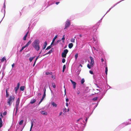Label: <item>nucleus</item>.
I'll list each match as a JSON object with an SVG mask.
<instances>
[{
    "instance_id": "864d4df0",
    "label": "nucleus",
    "mask_w": 131,
    "mask_h": 131,
    "mask_svg": "<svg viewBox=\"0 0 131 131\" xmlns=\"http://www.w3.org/2000/svg\"><path fill=\"white\" fill-rule=\"evenodd\" d=\"M61 41V40L60 39L59 40H58L57 41V42L58 43L59 42H60Z\"/></svg>"
},
{
    "instance_id": "f257e3e1",
    "label": "nucleus",
    "mask_w": 131,
    "mask_h": 131,
    "mask_svg": "<svg viewBox=\"0 0 131 131\" xmlns=\"http://www.w3.org/2000/svg\"><path fill=\"white\" fill-rule=\"evenodd\" d=\"M39 41L38 39H36L32 43V46L35 48L36 50L38 51L40 49L39 46Z\"/></svg>"
},
{
    "instance_id": "2eb2a0df",
    "label": "nucleus",
    "mask_w": 131,
    "mask_h": 131,
    "mask_svg": "<svg viewBox=\"0 0 131 131\" xmlns=\"http://www.w3.org/2000/svg\"><path fill=\"white\" fill-rule=\"evenodd\" d=\"M28 31L25 35V36L23 38V40H26V38L28 34Z\"/></svg>"
},
{
    "instance_id": "5701e85b",
    "label": "nucleus",
    "mask_w": 131,
    "mask_h": 131,
    "mask_svg": "<svg viewBox=\"0 0 131 131\" xmlns=\"http://www.w3.org/2000/svg\"><path fill=\"white\" fill-rule=\"evenodd\" d=\"M66 68V66L65 65H63V70H62V72H64V71Z\"/></svg>"
},
{
    "instance_id": "de8ad7c7",
    "label": "nucleus",
    "mask_w": 131,
    "mask_h": 131,
    "mask_svg": "<svg viewBox=\"0 0 131 131\" xmlns=\"http://www.w3.org/2000/svg\"><path fill=\"white\" fill-rule=\"evenodd\" d=\"M82 119V118H79V119H78L77 120V122H78L80 119Z\"/></svg>"
},
{
    "instance_id": "69168bd1",
    "label": "nucleus",
    "mask_w": 131,
    "mask_h": 131,
    "mask_svg": "<svg viewBox=\"0 0 131 131\" xmlns=\"http://www.w3.org/2000/svg\"><path fill=\"white\" fill-rule=\"evenodd\" d=\"M66 109L65 108L64 109V110H63L64 112H66V111L65 110Z\"/></svg>"
},
{
    "instance_id": "aec40b11",
    "label": "nucleus",
    "mask_w": 131,
    "mask_h": 131,
    "mask_svg": "<svg viewBox=\"0 0 131 131\" xmlns=\"http://www.w3.org/2000/svg\"><path fill=\"white\" fill-rule=\"evenodd\" d=\"M46 89L45 87V86L44 87V94L43 95V97H45L46 96Z\"/></svg>"
},
{
    "instance_id": "c85d7f7f",
    "label": "nucleus",
    "mask_w": 131,
    "mask_h": 131,
    "mask_svg": "<svg viewBox=\"0 0 131 131\" xmlns=\"http://www.w3.org/2000/svg\"><path fill=\"white\" fill-rule=\"evenodd\" d=\"M78 53H76V54H75V59L76 60H77V59L78 57Z\"/></svg>"
},
{
    "instance_id": "20e7f679",
    "label": "nucleus",
    "mask_w": 131,
    "mask_h": 131,
    "mask_svg": "<svg viewBox=\"0 0 131 131\" xmlns=\"http://www.w3.org/2000/svg\"><path fill=\"white\" fill-rule=\"evenodd\" d=\"M68 51L67 49H66L64 50L63 52L62 53V56L63 58H66V55L68 53Z\"/></svg>"
},
{
    "instance_id": "5fc2aeb1",
    "label": "nucleus",
    "mask_w": 131,
    "mask_h": 131,
    "mask_svg": "<svg viewBox=\"0 0 131 131\" xmlns=\"http://www.w3.org/2000/svg\"><path fill=\"white\" fill-rule=\"evenodd\" d=\"M54 41L52 40V42L51 43V46L54 43Z\"/></svg>"
},
{
    "instance_id": "dca6fc26",
    "label": "nucleus",
    "mask_w": 131,
    "mask_h": 131,
    "mask_svg": "<svg viewBox=\"0 0 131 131\" xmlns=\"http://www.w3.org/2000/svg\"><path fill=\"white\" fill-rule=\"evenodd\" d=\"M2 123L1 118H0V128H1L2 126Z\"/></svg>"
},
{
    "instance_id": "473e14b6",
    "label": "nucleus",
    "mask_w": 131,
    "mask_h": 131,
    "mask_svg": "<svg viewBox=\"0 0 131 131\" xmlns=\"http://www.w3.org/2000/svg\"><path fill=\"white\" fill-rule=\"evenodd\" d=\"M51 45H50V46H48L46 48V50L49 49H50L51 48Z\"/></svg>"
},
{
    "instance_id": "37998d69",
    "label": "nucleus",
    "mask_w": 131,
    "mask_h": 131,
    "mask_svg": "<svg viewBox=\"0 0 131 131\" xmlns=\"http://www.w3.org/2000/svg\"><path fill=\"white\" fill-rule=\"evenodd\" d=\"M9 96V94L8 93L6 94V97H8Z\"/></svg>"
},
{
    "instance_id": "4468645a",
    "label": "nucleus",
    "mask_w": 131,
    "mask_h": 131,
    "mask_svg": "<svg viewBox=\"0 0 131 131\" xmlns=\"http://www.w3.org/2000/svg\"><path fill=\"white\" fill-rule=\"evenodd\" d=\"M31 41L30 40L28 42V43L25 46L26 47H27L29 45V44L31 43Z\"/></svg>"
},
{
    "instance_id": "603ef678",
    "label": "nucleus",
    "mask_w": 131,
    "mask_h": 131,
    "mask_svg": "<svg viewBox=\"0 0 131 131\" xmlns=\"http://www.w3.org/2000/svg\"><path fill=\"white\" fill-rule=\"evenodd\" d=\"M59 3H60L59 2H56V5H58Z\"/></svg>"
},
{
    "instance_id": "a878e982",
    "label": "nucleus",
    "mask_w": 131,
    "mask_h": 131,
    "mask_svg": "<svg viewBox=\"0 0 131 131\" xmlns=\"http://www.w3.org/2000/svg\"><path fill=\"white\" fill-rule=\"evenodd\" d=\"M52 72H46V75L51 74L52 75Z\"/></svg>"
},
{
    "instance_id": "13d9d810",
    "label": "nucleus",
    "mask_w": 131,
    "mask_h": 131,
    "mask_svg": "<svg viewBox=\"0 0 131 131\" xmlns=\"http://www.w3.org/2000/svg\"><path fill=\"white\" fill-rule=\"evenodd\" d=\"M104 61V60L103 58H102L101 59V61L102 62H103Z\"/></svg>"
},
{
    "instance_id": "a18cd8bd",
    "label": "nucleus",
    "mask_w": 131,
    "mask_h": 131,
    "mask_svg": "<svg viewBox=\"0 0 131 131\" xmlns=\"http://www.w3.org/2000/svg\"><path fill=\"white\" fill-rule=\"evenodd\" d=\"M51 78H52L53 79H55V77L53 75H52L51 76Z\"/></svg>"
},
{
    "instance_id": "0eeeda50",
    "label": "nucleus",
    "mask_w": 131,
    "mask_h": 131,
    "mask_svg": "<svg viewBox=\"0 0 131 131\" xmlns=\"http://www.w3.org/2000/svg\"><path fill=\"white\" fill-rule=\"evenodd\" d=\"M20 85V84L19 83V82L18 83H17V86L15 87V93H16L17 92V91L18 90V89H19V88Z\"/></svg>"
},
{
    "instance_id": "423d86ee",
    "label": "nucleus",
    "mask_w": 131,
    "mask_h": 131,
    "mask_svg": "<svg viewBox=\"0 0 131 131\" xmlns=\"http://www.w3.org/2000/svg\"><path fill=\"white\" fill-rule=\"evenodd\" d=\"M90 58L91 60L90 62L91 66V67H93V64L94 63V60L93 59L91 56L90 57Z\"/></svg>"
},
{
    "instance_id": "6e6552de",
    "label": "nucleus",
    "mask_w": 131,
    "mask_h": 131,
    "mask_svg": "<svg viewBox=\"0 0 131 131\" xmlns=\"http://www.w3.org/2000/svg\"><path fill=\"white\" fill-rule=\"evenodd\" d=\"M20 99L19 98H18L16 102V107H18L19 106V103L20 102Z\"/></svg>"
},
{
    "instance_id": "8fccbe9b",
    "label": "nucleus",
    "mask_w": 131,
    "mask_h": 131,
    "mask_svg": "<svg viewBox=\"0 0 131 131\" xmlns=\"http://www.w3.org/2000/svg\"><path fill=\"white\" fill-rule=\"evenodd\" d=\"M66 101L67 102H68L69 101V99L68 98H67L66 99Z\"/></svg>"
},
{
    "instance_id": "f704fd0d",
    "label": "nucleus",
    "mask_w": 131,
    "mask_h": 131,
    "mask_svg": "<svg viewBox=\"0 0 131 131\" xmlns=\"http://www.w3.org/2000/svg\"><path fill=\"white\" fill-rule=\"evenodd\" d=\"M97 97H95L93 99V100L94 101H96L97 100Z\"/></svg>"
},
{
    "instance_id": "09e8293b",
    "label": "nucleus",
    "mask_w": 131,
    "mask_h": 131,
    "mask_svg": "<svg viewBox=\"0 0 131 131\" xmlns=\"http://www.w3.org/2000/svg\"><path fill=\"white\" fill-rule=\"evenodd\" d=\"M15 65V64L14 63H13L12 65V67L13 68Z\"/></svg>"
},
{
    "instance_id": "e433bc0d",
    "label": "nucleus",
    "mask_w": 131,
    "mask_h": 131,
    "mask_svg": "<svg viewBox=\"0 0 131 131\" xmlns=\"http://www.w3.org/2000/svg\"><path fill=\"white\" fill-rule=\"evenodd\" d=\"M7 114V112L6 111H5V112H4L3 113V115H6Z\"/></svg>"
},
{
    "instance_id": "052dcab7",
    "label": "nucleus",
    "mask_w": 131,
    "mask_h": 131,
    "mask_svg": "<svg viewBox=\"0 0 131 131\" xmlns=\"http://www.w3.org/2000/svg\"><path fill=\"white\" fill-rule=\"evenodd\" d=\"M80 93V91H78L77 93V94H79Z\"/></svg>"
},
{
    "instance_id": "c03bdc74",
    "label": "nucleus",
    "mask_w": 131,
    "mask_h": 131,
    "mask_svg": "<svg viewBox=\"0 0 131 131\" xmlns=\"http://www.w3.org/2000/svg\"><path fill=\"white\" fill-rule=\"evenodd\" d=\"M65 38H62L61 39L63 40V42H64V40H65Z\"/></svg>"
},
{
    "instance_id": "6ab92c4d",
    "label": "nucleus",
    "mask_w": 131,
    "mask_h": 131,
    "mask_svg": "<svg viewBox=\"0 0 131 131\" xmlns=\"http://www.w3.org/2000/svg\"><path fill=\"white\" fill-rule=\"evenodd\" d=\"M47 44V42L46 41H45L44 42V47L42 49L43 50L45 49L46 48Z\"/></svg>"
},
{
    "instance_id": "b1692460",
    "label": "nucleus",
    "mask_w": 131,
    "mask_h": 131,
    "mask_svg": "<svg viewBox=\"0 0 131 131\" xmlns=\"http://www.w3.org/2000/svg\"><path fill=\"white\" fill-rule=\"evenodd\" d=\"M33 126V122H31V127H30V131H31V129H32V128Z\"/></svg>"
},
{
    "instance_id": "2f4dec72",
    "label": "nucleus",
    "mask_w": 131,
    "mask_h": 131,
    "mask_svg": "<svg viewBox=\"0 0 131 131\" xmlns=\"http://www.w3.org/2000/svg\"><path fill=\"white\" fill-rule=\"evenodd\" d=\"M71 41L72 42H74L75 39L74 38H72L71 40Z\"/></svg>"
},
{
    "instance_id": "393cba45",
    "label": "nucleus",
    "mask_w": 131,
    "mask_h": 131,
    "mask_svg": "<svg viewBox=\"0 0 131 131\" xmlns=\"http://www.w3.org/2000/svg\"><path fill=\"white\" fill-rule=\"evenodd\" d=\"M24 122V120H21L19 122V125H21Z\"/></svg>"
},
{
    "instance_id": "c9c22d12",
    "label": "nucleus",
    "mask_w": 131,
    "mask_h": 131,
    "mask_svg": "<svg viewBox=\"0 0 131 131\" xmlns=\"http://www.w3.org/2000/svg\"><path fill=\"white\" fill-rule=\"evenodd\" d=\"M87 67H88V68H89V69H91V66H90V65L89 64H88L87 65Z\"/></svg>"
},
{
    "instance_id": "bb28decb",
    "label": "nucleus",
    "mask_w": 131,
    "mask_h": 131,
    "mask_svg": "<svg viewBox=\"0 0 131 131\" xmlns=\"http://www.w3.org/2000/svg\"><path fill=\"white\" fill-rule=\"evenodd\" d=\"M84 79H82L81 81V83L82 84H83L84 82Z\"/></svg>"
},
{
    "instance_id": "7c9ffc66",
    "label": "nucleus",
    "mask_w": 131,
    "mask_h": 131,
    "mask_svg": "<svg viewBox=\"0 0 131 131\" xmlns=\"http://www.w3.org/2000/svg\"><path fill=\"white\" fill-rule=\"evenodd\" d=\"M52 84L53 87L54 88H56V86L54 83H52Z\"/></svg>"
},
{
    "instance_id": "c756f323",
    "label": "nucleus",
    "mask_w": 131,
    "mask_h": 131,
    "mask_svg": "<svg viewBox=\"0 0 131 131\" xmlns=\"http://www.w3.org/2000/svg\"><path fill=\"white\" fill-rule=\"evenodd\" d=\"M26 47L24 46L20 50V51L21 52Z\"/></svg>"
},
{
    "instance_id": "f8f14e48",
    "label": "nucleus",
    "mask_w": 131,
    "mask_h": 131,
    "mask_svg": "<svg viewBox=\"0 0 131 131\" xmlns=\"http://www.w3.org/2000/svg\"><path fill=\"white\" fill-rule=\"evenodd\" d=\"M53 107H56L57 106V104L54 102H52L51 103Z\"/></svg>"
},
{
    "instance_id": "79ce46f5",
    "label": "nucleus",
    "mask_w": 131,
    "mask_h": 131,
    "mask_svg": "<svg viewBox=\"0 0 131 131\" xmlns=\"http://www.w3.org/2000/svg\"><path fill=\"white\" fill-rule=\"evenodd\" d=\"M16 107V113L18 111V107Z\"/></svg>"
},
{
    "instance_id": "338daca9",
    "label": "nucleus",
    "mask_w": 131,
    "mask_h": 131,
    "mask_svg": "<svg viewBox=\"0 0 131 131\" xmlns=\"http://www.w3.org/2000/svg\"><path fill=\"white\" fill-rule=\"evenodd\" d=\"M69 111V108H68V109H67V112H68Z\"/></svg>"
},
{
    "instance_id": "4be33fe9",
    "label": "nucleus",
    "mask_w": 131,
    "mask_h": 131,
    "mask_svg": "<svg viewBox=\"0 0 131 131\" xmlns=\"http://www.w3.org/2000/svg\"><path fill=\"white\" fill-rule=\"evenodd\" d=\"M107 71H108V69L107 67V66H106V68H105V73L106 75H107Z\"/></svg>"
},
{
    "instance_id": "9d476101",
    "label": "nucleus",
    "mask_w": 131,
    "mask_h": 131,
    "mask_svg": "<svg viewBox=\"0 0 131 131\" xmlns=\"http://www.w3.org/2000/svg\"><path fill=\"white\" fill-rule=\"evenodd\" d=\"M40 112L41 114L45 115H46L47 114V112L45 111H41Z\"/></svg>"
},
{
    "instance_id": "680f3d73",
    "label": "nucleus",
    "mask_w": 131,
    "mask_h": 131,
    "mask_svg": "<svg viewBox=\"0 0 131 131\" xmlns=\"http://www.w3.org/2000/svg\"><path fill=\"white\" fill-rule=\"evenodd\" d=\"M62 114V112H61L59 114V116H60L61 115V114Z\"/></svg>"
},
{
    "instance_id": "cd10ccee",
    "label": "nucleus",
    "mask_w": 131,
    "mask_h": 131,
    "mask_svg": "<svg viewBox=\"0 0 131 131\" xmlns=\"http://www.w3.org/2000/svg\"><path fill=\"white\" fill-rule=\"evenodd\" d=\"M34 57H30L29 58V60L30 62H31L33 59L34 58Z\"/></svg>"
},
{
    "instance_id": "ddd939ff",
    "label": "nucleus",
    "mask_w": 131,
    "mask_h": 131,
    "mask_svg": "<svg viewBox=\"0 0 131 131\" xmlns=\"http://www.w3.org/2000/svg\"><path fill=\"white\" fill-rule=\"evenodd\" d=\"M73 46V44L72 43H69L68 45V47L70 49Z\"/></svg>"
},
{
    "instance_id": "49530a36",
    "label": "nucleus",
    "mask_w": 131,
    "mask_h": 131,
    "mask_svg": "<svg viewBox=\"0 0 131 131\" xmlns=\"http://www.w3.org/2000/svg\"><path fill=\"white\" fill-rule=\"evenodd\" d=\"M0 116L1 117V118L3 117V115H2V113H1V114Z\"/></svg>"
},
{
    "instance_id": "3c124183",
    "label": "nucleus",
    "mask_w": 131,
    "mask_h": 131,
    "mask_svg": "<svg viewBox=\"0 0 131 131\" xmlns=\"http://www.w3.org/2000/svg\"><path fill=\"white\" fill-rule=\"evenodd\" d=\"M66 105L68 107L69 105L68 103H66Z\"/></svg>"
},
{
    "instance_id": "774afa93",
    "label": "nucleus",
    "mask_w": 131,
    "mask_h": 131,
    "mask_svg": "<svg viewBox=\"0 0 131 131\" xmlns=\"http://www.w3.org/2000/svg\"><path fill=\"white\" fill-rule=\"evenodd\" d=\"M79 36H80L81 37H82V35H81V34H80V35H79Z\"/></svg>"
},
{
    "instance_id": "4d7b16f0",
    "label": "nucleus",
    "mask_w": 131,
    "mask_h": 131,
    "mask_svg": "<svg viewBox=\"0 0 131 131\" xmlns=\"http://www.w3.org/2000/svg\"><path fill=\"white\" fill-rule=\"evenodd\" d=\"M37 59H38V57H36L35 62H36V61L37 60Z\"/></svg>"
},
{
    "instance_id": "412c9836",
    "label": "nucleus",
    "mask_w": 131,
    "mask_h": 131,
    "mask_svg": "<svg viewBox=\"0 0 131 131\" xmlns=\"http://www.w3.org/2000/svg\"><path fill=\"white\" fill-rule=\"evenodd\" d=\"M25 89V86H20V91H23Z\"/></svg>"
},
{
    "instance_id": "e2e57ef3",
    "label": "nucleus",
    "mask_w": 131,
    "mask_h": 131,
    "mask_svg": "<svg viewBox=\"0 0 131 131\" xmlns=\"http://www.w3.org/2000/svg\"><path fill=\"white\" fill-rule=\"evenodd\" d=\"M45 97H43L42 96V97L41 99H42V100H43L44 99V98Z\"/></svg>"
},
{
    "instance_id": "ea45409f",
    "label": "nucleus",
    "mask_w": 131,
    "mask_h": 131,
    "mask_svg": "<svg viewBox=\"0 0 131 131\" xmlns=\"http://www.w3.org/2000/svg\"><path fill=\"white\" fill-rule=\"evenodd\" d=\"M9 89H7V88L6 89V94H8V90Z\"/></svg>"
},
{
    "instance_id": "1a4fd4ad",
    "label": "nucleus",
    "mask_w": 131,
    "mask_h": 131,
    "mask_svg": "<svg viewBox=\"0 0 131 131\" xmlns=\"http://www.w3.org/2000/svg\"><path fill=\"white\" fill-rule=\"evenodd\" d=\"M70 81L71 82L72 84L73 85V89H75L76 87V83L75 82L73 81L72 80H70Z\"/></svg>"
},
{
    "instance_id": "bf43d9fd",
    "label": "nucleus",
    "mask_w": 131,
    "mask_h": 131,
    "mask_svg": "<svg viewBox=\"0 0 131 131\" xmlns=\"http://www.w3.org/2000/svg\"><path fill=\"white\" fill-rule=\"evenodd\" d=\"M36 62H34V64H33V67H34L35 66V63H36Z\"/></svg>"
},
{
    "instance_id": "58836bf2",
    "label": "nucleus",
    "mask_w": 131,
    "mask_h": 131,
    "mask_svg": "<svg viewBox=\"0 0 131 131\" xmlns=\"http://www.w3.org/2000/svg\"><path fill=\"white\" fill-rule=\"evenodd\" d=\"M89 72L90 73L92 74H94L93 72L92 71L90 70L89 71Z\"/></svg>"
},
{
    "instance_id": "a19ab883",
    "label": "nucleus",
    "mask_w": 131,
    "mask_h": 131,
    "mask_svg": "<svg viewBox=\"0 0 131 131\" xmlns=\"http://www.w3.org/2000/svg\"><path fill=\"white\" fill-rule=\"evenodd\" d=\"M43 100H42V99L40 101L39 103V105L40 104V103Z\"/></svg>"
},
{
    "instance_id": "a211bd4d",
    "label": "nucleus",
    "mask_w": 131,
    "mask_h": 131,
    "mask_svg": "<svg viewBox=\"0 0 131 131\" xmlns=\"http://www.w3.org/2000/svg\"><path fill=\"white\" fill-rule=\"evenodd\" d=\"M6 59L5 58V57H3L2 59L1 60V62H3L5 60H6Z\"/></svg>"
},
{
    "instance_id": "72a5a7b5",
    "label": "nucleus",
    "mask_w": 131,
    "mask_h": 131,
    "mask_svg": "<svg viewBox=\"0 0 131 131\" xmlns=\"http://www.w3.org/2000/svg\"><path fill=\"white\" fill-rule=\"evenodd\" d=\"M57 36L56 35L55 36V37L53 38V40L54 41H55L56 39L57 38Z\"/></svg>"
},
{
    "instance_id": "39448f33",
    "label": "nucleus",
    "mask_w": 131,
    "mask_h": 131,
    "mask_svg": "<svg viewBox=\"0 0 131 131\" xmlns=\"http://www.w3.org/2000/svg\"><path fill=\"white\" fill-rule=\"evenodd\" d=\"M99 26V25L98 24H96L93 27V31L96 32L97 29L98 28Z\"/></svg>"
},
{
    "instance_id": "f03ea898",
    "label": "nucleus",
    "mask_w": 131,
    "mask_h": 131,
    "mask_svg": "<svg viewBox=\"0 0 131 131\" xmlns=\"http://www.w3.org/2000/svg\"><path fill=\"white\" fill-rule=\"evenodd\" d=\"M15 99V96L12 95L10 96L7 99V103L9 106H11L13 102L14 101Z\"/></svg>"
},
{
    "instance_id": "0e129e2a",
    "label": "nucleus",
    "mask_w": 131,
    "mask_h": 131,
    "mask_svg": "<svg viewBox=\"0 0 131 131\" xmlns=\"http://www.w3.org/2000/svg\"><path fill=\"white\" fill-rule=\"evenodd\" d=\"M45 97H43L42 96V97L41 99H42V100H43L44 99V98Z\"/></svg>"
},
{
    "instance_id": "6e6d98bb",
    "label": "nucleus",
    "mask_w": 131,
    "mask_h": 131,
    "mask_svg": "<svg viewBox=\"0 0 131 131\" xmlns=\"http://www.w3.org/2000/svg\"><path fill=\"white\" fill-rule=\"evenodd\" d=\"M41 95V93H38V96H40Z\"/></svg>"
},
{
    "instance_id": "f3484780",
    "label": "nucleus",
    "mask_w": 131,
    "mask_h": 131,
    "mask_svg": "<svg viewBox=\"0 0 131 131\" xmlns=\"http://www.w3.org/2000/svg\"><path fill=\"white\" fill-rule=\"evenodd\" d=\"M36 99H34L32 100H31L30 102V103L32 104L36 102Z\"/></svg>"
},
{
    "instance_id": "7ed1b4c3",
    "label": "nucleus",
    "mask_w": 131,
    "mask_h": 131,
    "mask_svg": "<svg viewBox=\"0 0 131 131\" xmlns=\"http://www.w3.org/2000/svg\"><path fill=\"white\" fill-rule=\"evenodd\" d=\"M70 25V22L69 20H67L66 22L65 25L64 29H66L67 28L69 27Z\"/></svg>"
},
{
    "instance_id": "9b49d317",
    "label": "nucleus",
    "mask_w": 131,
    "mask_h": 131,
    "mask_svg": "<svg viewBox=\"0 0 131 131\" xmlns=\"http://www.w3.org/2000/svg\"><path fill=\"white\" fill-rule=\"evenodd\" d=\"M53 48H52L47 53L44 54L43 55V56H45L47 54H48L49 53H52L53 52L52 50H53Z\"/></svg>"
},
{
    "instance_id": "4c0bfd02",
    "label": "nucleus",
    "mask_w": 131,
    "mask_h": 131,
    "mask_svg": "<svg viewBox=\"0 0 131 131\" xmlns=\"http://www.w3.org/2000/svg\"><path fill=\"white\" fill-rule=\"evenodd\" d=\"M65 59L64 58H63L62 59V62L63 63H64L65 62Z\"/></svg>"
}]
</instances>
